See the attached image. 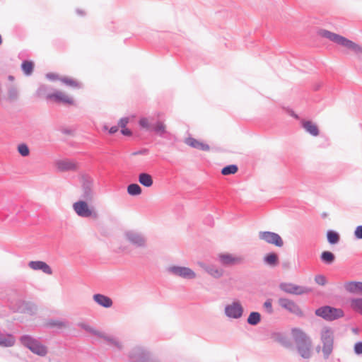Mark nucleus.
I'll return each mask as SVG.
<instances>
[{
	"label": "nucleus",
	"mask_w": 362,
	"mask_h": 362,
	"mask_svg": "<svg viewBox=\"0 0 362 362\" xmlns=\"http://www.w3.org/2000/svg\"><path fill=\"white\" fill-rule=\"evenodd\" d=\"M318 35L324 38L341 45L353 51L359 60H362V46L341 36L325 29H320L317 31Z\"/></svg>",
	"instance_id": "obj_1"
},
{
	"label": "nucleus",
	"mask_w": 362,
	"mask_h": 362,
	"mask_svg": "<svg viewBox=\"0 0 362 362\" xmlns=\"http://www.w3.org/2000/svg\"><path fill=\"white\" fill-rule=\"evenodd\" d=\"M291 334L298 354L303 358H310L312 349V341L310 337L300 328H293Z\"/></svg>",
	"instance_id": "obj_2"
},
{
	"label": "nucleus",
	"mask_w": 362,
	"mask_h": 362,
	"mask_svg": "<svg viewBox=\"0 0 362 362\" xmlns=\"http://www.w3.org/2000/svg\"><path fill=\"white\" fill-rule=\"evenodd\" d=\"M19 341L22 345L37 356H45L47 354V346L29 334L21 336Z\"/></svg>",
	"instance_id": "obj_3"
},
{
	"label": "nucleus",
	"mask_w": 362,
	"mask_h": 362,
	"mask_svg": "<svg viewBox=\"0 0 362 362\" xmlns=\"http://www.w3.org/2000/svg\"><path fill=\"white\" fill-rule=\"evenodd\" d=\"M315 314L326 321H334L344 316V312L341 308H334L330 305H323L317 308Z\"/></svg>",
	"instance_id": "obj_4"
},
{
	"label": "nucleus",
	"mask_w": 362,
	"mask_h": 362,
	"mask_svg": "<svg viewBox=\"0 0 362 362\" xmlns=\"http://www.w3.org/2000/svg\"><path fill=\"white\" fill-rule=\"evenodd\" d=\"M320 338L322 346L323 356L327 359L333 350L334 332L330 327H325L321 331Z\"/></svg>",
	"instance_id": "obj_5"
},
{
	"label": "nucleus",
	"mask_w": 362,
	"mask_h": 362,
	"mask_svg": "<svg viewBox=\"0 0 362 362\" xmlns=\"http://www.w3.org/2000/svg\"><path fill=\"white\" fill-rule=\"evenodd\" d=\"M129 358L130 362H160L153 358L148 351L140 346L134 347L131 350Z\"/></svg>",
	"instance_id": "obj_6"
},
{
	"label": "nucleus",
	"mask_w": 362,
	"mask_h": 362,
	"mask_svg": "<svg viewBox=\"0 0 362 362\" xmlns=\"http://www.w3.org/2000/svg\"><path fill=\"white\" fill-rule=\"evenodd\" d=\"M139 124L141 128L148 131L153 132L158 136H163L165 134L166 127L161 121H157L153 124H151L146 117H141L139 120Z\"/></svg>",
	"instance_id": "obj_7"
},
{
	"label": "nucleus",
	"mask_w": 362,
	"mask_h": 362,
	"mask_svg": "<svg viewBox=\"0 0 362 362\" xmlns=\"http://www.w3.org/2000/svg\"><path fill=\"white\" fill-rule=\"evenodd\" d=\"M168 273L186 279H193L196 277L195 272L189 267L182 266H170L167 268Z\"/></svg>",
	"instance_id": "obj_8"
},
{
	"label": "nucleus",
	"mask_w": 362,
	"mask_h": 362,
	"mask_svg": "<svg viewBox=\"0 0 362 362\" xmlns=\"http://www.w3.org/2000/svg\"><path fill=\"white\" fill-rule=\"evenodd\" d=\"M278 303L281 308H284L289 313L299 317H303L304 316V313L300 306L293 300L286 298H280L278 300Z\"/></svg>",
	"instance_id": "obj_9"
},
{
	"label": "nucleus",
	"mask_w": 362,
	"mask_h": 362,
	"mask_svg": "<svg viewBox=\"0 0 362 362\" xmlns=\"http://www.w3.org/2000/svg\"><path fill=\"white\" fill-rule=\"evenodd\" d=\"M88 201L86 200H80L74 204L73 208L76 213V214L83 218H88L93 216V218H97L98 215L95 212H93L92 209H90L87 204Z\"/></svg>",
	"instance_id": "obj_10"
},
{
	"label": "nucleus",
	"mask_w": 362,
	"mask_h": 362,
	"mask_svg": "<svg viewBox=\"0 0 362 362\" xmlns=\"http://www.w3.org/2000/svg\"><path fill=\"white\" fill-rule=\"evenodd\" d=\"M259 238L268 244L274 245L278 247H281L284 245L281 237L274 232L260 231L259 233Z\"/></svg>",
	"instance_id": "obj_11"
},
{
	"label": "nucleus",
	"mask_w": 362,
	"mask_h": 362,
	"mask_svg": "<svg viewBox=\"0 0 362 362\" xmlns=\"http://www.w3.org/2000/svg\"><path fill=\"white\" fill-rule=\"evenodd\" d=\"M243 313V308L238 301H234L225 307V314L230 318L238 319L242 317Z\"/></svg>",
	"instance_id": "obj_12"
},
{
	"label": "nucleus",
	"mask_w": 362,
	"mask_h": 362,
	"mask_svg": "<svg viewBox=\"0 0 362 362\" xmlns=\"http://www.w3.org/2000/svg\"><path fill=\"white\" fill-rule=\"evenodd\" d=\"M125 237L128 241L136 247H144L145 245V239L140 233L127 231L125 233Z\"/></svg>",
	"instance_id": "obj_13"
},
{
	"label": "nucleus",
	"mask_w": 362,
	"mask_h": 362,
	"mask_svg": "<svg viewBox=\"0 0 362 362\" xmlns=\"http://www.w3.org/2000/svg\"><path fill=\"white\" fill-rule=\"evenodd\" d=\"M220 262L224 266L234 265L240 264L243 258L240 257H233L230 254H221L218 256Z\"/></svg>",
	"instance_id": "obj_14"
},
{
	"label": "nucleus",
	"mask_w": 362,
	"mask_h": 362,
	"mask_svg": "<svg viewBox=\"0 0 362 362\" xmlns=\"http://www.w3.org/2000/svg\"><path fill=\"white\" fill-rule=\"evenodd\" d=\"M36 310L37 306L33 303L22 300L18 304L17 311L19 313L34 315Z\"/></svg>",
	"instance_id": "obj_15"
},
{
	"label": "nucleus",
	"mask_w": 362,
	"mask_h": 362,
	"mask_svg": "<svg viewBox=\"0 0 362 362\" xmlns=\"http://www.w3.org/2000/svg\"><path fill=\"white\" fill-rule=\"evenodd\" d=\"M28 266L33 270H41L46 274L51 275L52 274V268L45 262L43 261H30L28 263Z\"/></svg>",
	"instance_id": "obj_16"
},
{
	"label": "nucleus",
	"mask_w": 362,
	"mask_h": 362,
	"mask_svg": "<svg viewBox=\"0 0 362 362\" xmlns=\"http://www.w3.org/2000/svg\"><path fill=\"white\" fill-rule=\"evenodd\" d=\"M185 143L196 149L202 150L204 151H209L210 150V146L205 143H203L192 136H189L185 139Z\"/></svg>",
	"instance_id": "obj_17"
},
{
	"label": "nucleus",
	"mask_w": 362,
	"mask_h": 362,
	"mask_svg": "<svg viewBox=\"0 0 362 362\" xmlns=\"http://www.w3.org/2000/svg\"><path fill=\"white\" fill-rule=\"evenodd\" d=\"M49 98L57 103L73 105L74 103L72 98H69L59 90H56L52 95H49Z\"/></svg>",
	"instance_id": "obj_18"
},
{
	"label": "nucleus",
	"mask_w": 362,
	"mask_h": 362,
	"mask_svg": "<svg viewBox=\"0 0 362 362\" xmlns=\"http://www.w3.org/2000/svg\"><path fill=\"white\" fill-rule=\"evenodd\" d=\"M83 194L81 197L86 201H91L93 199V184L92 182L86 179L82 184Z\"/></svg>",
	"instance_id": "obj_19"
},
{
	"label": "nucleus",
	"mask_w": 362,
	"mask_h": 362,
	"mask_svg": "<svg viewBox=\"0 0 362 362\" xmlns=\"http://www.w3.org/2000/svg\"><path fill=\"white\" fill-rule=\"evenodd\" d=\"M93 298L97 304L105 308H110L113 303L110 297L100 293L94 294Z\"/></svg>",
	"instance_id": "obj_20"
},
{
	"label": "nucleus",
	"mask_w": 362,
	"mask_h": 362,
	"mask_svg": "<svg viewBox=\"0 0 362 362\" xmlns=\"http://www.w3.org/2000/svg\"><path fill=\"white\" fill-rule=\"evenodd\" d=\"M271 338L281 344L282 346H284L286 348H289L292 346V343L290 340V339L284 334L280 333V332H274L272 334Z\"/></svg>",
	"instance_id": "obj_21"
},
{
	"label": "nucleus",
	"mask_w": 362,
	"mask_h": 362,
	"mask_svg": "<svg viewBox=\"0 0 362 362\" xmlns=\"http://www.w3.org/2000/svg\"><path fill=\"white\" fill-rule=\"evenodd\" d=\"M202 267L211 276L214 278H220L223 276V270L213 264H202Z\"/></svg>",
	"instance_id": "obj_22"
},
{
	"label": "nucleus",
	"mask_w": 362,
	"mask_h": 362,
	"mask_svg": "<svg viewBox=\"0 0 362 362\" xmlns=\"http://www.w3.org/2000/svg\"><path fill=\"white\" fill-rule=\"evenodd\" d=\"M302 127L310 135L314 136H317V135H319L320 132L317 126L315 124L313 123L311 121H303Z\"/></svg>",
	"instance_id": "obj_23"
},
{
	"label": "nucleus",
	"mask_w": 362,
	"mask_h": 362,
	"mask_svg": "<svg viewBox=\"0 0 362 362\" xmlns=\"http://www.w3.org/2000/svg\"><path fill=\"white\" fill-rule=\"evenodd\" d=\"M49 90L50 88L47 86L42 84L36 90L35 95L39 98H45L47 100H52V99L49 98V96L52 94L49 93Z\"/></svg>",
	"instance_id": "obj_24"
},
{
	"label": "nucleus",
	"mask_w": 362,
	"mask_h": 362,
	"mask_svg": "<svg viewBox=\"0 0 362 362\" xmlns=\"http://www.w3.org/2000/svg\"><path fill=\"white\" fill-rule=\"evenodd\" d=\"M57 165L60 171L74 170L76 168V164L69 160H59Z\"/></svg>",
	"instance_id": "obj_25"
},
{
	"label": "nucleus",
	"mask_w": 362,
	"mask_h": 362,
	"mask_svg": "<svg viewBox=\"0 0 362 362\" xmlns=\"http://www.w3.org/2000/svg\"><path fill=\"white\" fill-rule=\"evenodd\" d=\"M138 180L139 183L146 187H151L153 183L152 176L147 173H139Z\"/></svg>",
	"instance_id": "obj_26"
},
{
	"label": "nucleus",
	"mask_w": 362,
	"mask_h": 362,
	"mask_svg": "<svg viewBox=\"0 0 362 362\" xmlns=\"http://www.w3.org/2000/svg\"><path fill=\"white\" fill-rule=\"evenodd\" d=\"M263 260L266 264L274 267L279 264V256L275 252H269L264 257Z\"/></svg>",
	"instance_id": "obj_27"
},
{
	"label": "nucleus",
	"mask_w": 362,
	"mask_h": 362,
	"mask_svg": "<svg viewBox=\"0 0 362 362\" xmlns=\"http://www.w3.org/2000/svg\"><path fill=\"white\" fill-rule=\"evenodd\" d=\"M15 344V338L11 334L4 336L0 334V346L4 347H11Z\"/></svg>",
	"instance_id": "obj_28"
},
{
	"label": "nucleus",
	"mask_w": 362,
	"mask_h": 362,
	"mask_svg": "<svg viewBox=\"0 0 362 362\" xmlns=\"http://www.w3.org/2000/svg\"><path fill=\"white\" fill-rule=\"evenodd\" d=\"M320 259L325 264H332L335 260V255L330 251H323Z\"/></svg>",
	"instance_id": "obj_29"
},
{
	"label": "nucleus",
	"mask_w": 362,
	"mask_h": 362,
	"mask_svg": "<svg viewBox=\"0 0 362 362\" xmlns=\"http://www.w3.org/2000/svg\"><path fill=\"white\" fill-rule=\"evenodd\" d=\"M261 321V315L259 313L256 311H252L250 313L247 322L252 326H255L258 325Z\"/></svg>",
	"instance_id": "obj_30"
},
{
	"label": "nucleus",
	"mask_w": 362,
	"mask_h": 362,
	"mask_svg": "<svg viewBox=\"0 0 362 362\" xmlns=\"http://www.w3.org/2000/svg\"><path fill=\"white\" fill-rule=\"evenodd\" d=\"M350 306L353 310L362 315V298L351 299Z\"/></svg>",
	"instance_id": "obj_31"
},
{
	"label": "nucleus",
	"mask_w": 362,
	"mask_h": 362,
	"mask_svg": "<svg viewBox=\"0 0 362 362\" xmlns=\"http://www.w3.org/2000/svg\"><path fill=\"white\" fill-rule=\"evenodd\" d=\"M327 241L330 245H335L339 242L340 236L339 234L332 230H329L327 232Z\"/></svg>",
	"instance_id": "obj_32"
},
{
	"label": "nucleus",
	"mask_w": 362,
	"mask_h": 362,
	"mask_svg": "<svg viewBox=\"0 0 362 362\" xmlns=\"http://www.w3.org/2000/svg\"><path fill=\"white\" fill-rule=\"evenodd\" d=\"M358 284L359 281H347L345 282L344 287L349 293H358Z\"/></svg>",
	"instance_id": "obj_33"
},
{
	"label": "nucleus",
	"mask_w": 362,
	"mask_h": 362,
	"mask_svg": "<svg viewBox=\"0 0 362 362\" xmlns=\"http://www.w3.org/2000/svg\"><path fill=\"white\" fill-rule=\"evenodd\" d=\"M141 192V187L136 183H132L127 186V193L131 196H138Z\"/></svg>",
	"instance_id": "obj_34"
},
{
	"label": "nucleus",
	"mask_w": 362,
	"mask_h": 362,
	"mask_svg": "<svg viewBox=\"0 0 362 362\" xmlns=\"http://www.w3.org/2000/svg\"><path fill=\"white\" fill-rule=\"evenodd\" d=\"M21 69L26 76H30L33 71L34 64L30 61L25 60L21 64Z\"/></svg>",
	"instance_id": "obj_35"
},
{
	"label": "nucleus",
	"mask_w": 362,
	"mask_h": 362,
	"mask_svg": "<svg viewBox=\"0 0 362 362\" xmlns=\"http://www.w3.org/2000/svg\"><path fill=\"white\" fill-rule=\"evenodd\" d=\"M238 170V167L237 165L231 164L228 165L225 167H223L221 169V174L223 175H233L236 173Z\"/></svg>",
	"instance_id": "obj_36"
},
{
	"label": "nucleus",
	"mask_w": 362,
	"mask_h": 362,
	"mask_svg": "<svg viewBox=\"0 0 362 362\" xmlns=\"http://www.w3.org/2000/svg\"><path fill=\"white\" fill-rule=\"evenodd\" d=\"M60 81L62 82H63L64 84H66V86L74 88H79L81 87L80 83L71 78L62 77V78H60Z\"/></svg>",
	"instance_id": "obj_37"
},
{
	"label": "nucleus",
	"mask_w": 362,
	"mask_h": 362,
	"mask_svg": "<svg viewBox=\"0 0 362 362\" xmlns=\"http://www.w3.org/2000/svg\"><path fill=\"white\" fill-rule=\"evenodd\" d=\"M78 327L81 329H84L85 331L91 333L95 336L98 337H103V334L97 330H95L94 328L91 327L90 325H88L86 323L81 322L78 324Z\"/></svg>",
	"instance_id": "obj_38"
},
{
	"label": "nucleus",
	"mask_w": 362,
	"mask_h": 362,
	"mask_svg": "<svg viewBox=\"0 0 362 362\" xmlns=\"http://www.w3.org/2000/svg\"><path fill=\"white\" fill-rule=\"evenodd\" d=\"M18 96V91L14 86H11L8 88V100L10 102H13L16 100H17Z\"/></svg>",
	"instance_id": "obj_39"
},
{
	"label": "nucleus",
	"mask_w": 362,
	"mask_h": 362,
	"mask_svg": "<svg viewBox=\"0 0 362 362\" xmlns=\"http://www.w3.org/2000/svg\"><path fill=\"white\" fill-rule=\"evenodd\" d=\"M100 338H103L105 341H107L110 344L115 346L118 349H122V345L119 341L114 337L112 336H106L103 334V337H100Z\"/></svg>",
	"instance_id": "obj_40"
},
{
	"label": "nucleus",
	"mask_w": 362,
	"mask_h": 362,
	"mask_svg": "<svg viewBox=\"0 0 362 362\" xmlns=\"http://www.w3.org/2000/svg\"><path fill=\"white\" fill-rule=\"evenodd\" d=\"M18 152L23 157H26L30 154V149L26 144H21L18 146Z\"/></svg>",
	"instance_id": "obj_41"
},
{
	"label": "nucleus",
	"mask_w": 362,
	"mask_h": 362,
	"mask_svg": "<svg viewBox=\"0 0 362 362\" xmlns=\"http://www.w3.org/2000/svg\"><path fill=\"white\" fill-rule=\"evenodd\" d=\"M294 286V284L284 282L280 284L279 288L281 291H284L285 293L291 294V291H293Z\"/></svg>",
	"instance_id": "obj_42"
},
{
	"label": "nucleus",
	"mask_w": 362,
	"mask_h": 362,
	"mask_svg": "<svg viewBox=\"0 0 362 362\" xmlns=\"http://www.w3.org/2000/svg\"><path fill=\"white\" fill-rule=\"evenodd\" d=\"M47 325L50 327H57V328H62L63 327H65V322L59 321V320H50L47 322Z\"/></svg>",
	"instance_id": "obj_43"
},
{
	"label": "nucleus",
	"mask_w": 362,
	"mask_h": 362,
	"mask_svg": "<svg viewBox=\"0 0 362 362\" xmlns=\"http://www.w3.org/2000/svg\"><path fill=\"white\" fill-rule=\"evenodd\" d=\"M263 308L268 314H272L274 309L272 307V300L271 298L267 299L263 304Z\"/></svg>",
	"instance_id": "obj_44"
},
{
	"label": "nucleus",
	"mask_w": 362,
	"mask_h": 362,
	"mask_svg": "<svg viewBox=\"0 0 362 362\" xmlns=\"http://www.w3.org/2000/svg\"><path fill=\"white\" fill-rule=\"evenodd\" d=\"M296 293L295 295H303V294H307L312 291V289L310 288H308L307 286H298V288L296 289Z\"/></svg>",
	"instance_id": "obj_45"
},
{
	"label": "nucleus",
	"mask_w": 362,
	"mask_h": 362,
	"mask_svg": "<svg viewBox=\"0 0 362 362\" xmlns=\"http://www.w3.org/2000/svg\"><path fill=\"white\" fill-rule=\"evenodd\" d=\"M315 281L320 286H324L327 284L326 277L322 274L316 275L315 277Z\"/></svg>",
	"instance_id": "obj_46"
},
{
	"label": "nucleus",
	"mask_w": 362,
	"mask_h": 362,
	"mask_svg": "<svg viewBox=\"0 0 362 362\" xmlns=\"http://www.w3.org/2000/svg\"><path fill=\"white\" fill-rule=\"evenodd\" d=\"M354 349L356 354L362 355V341L356 342Z\"/></svg>",
	"instance_id": "obj_47"
},
{
	"label": "nucleus",
	"mask_w": 362,
	"mask_h": 362,
	"mask_svg": "<svg viewBox=\"0 0 362 362\" xmlns=\"http://www.w3.org/2000/svg\"><path fill=\"white\" fill-rule=\"evenodd\" d=\"M354 236L356 239H362V225L358 226L354 230Z\"/></svg>",
	"instance_id": "obj_48"
},
{
	"label": "nucleus",
	"mask_w": 362,
	"mask_h": 362,
	"mask_svg": "<svg viewBox=\"0 0 362 362\" xmlns=\"http://www.w3.org/2000/svg\"><path fill=\"white\" fill-rule=\"evenodd\" d=\"M128 122H129V118L128 117H122L119 120L118 127H120L121 128L126 127V126L128 124Z\"/></svg>",
	"instance_id": "obj_49"
},
{
	"label": "nucleus",
	"mask_w": 362,
	"mask_h": 362,
	"mask_svg": "<svg viewBox=\"0 0 362 362\" xmlns=\"http://www.w3.org/2000/svg\"><path fill=\"white\" fill-rule=\"evenodd\" d=\"M120 132L122 135L126 136H130L132 135V132L127 127L121 128Z\"/></svg>",
	"instance_id": "obj_50"
},
{
	"label": "nucleus",
	"mask_w": 362,
	"mask_h": 362,
	"mask_svg": "<svg viewBox=\"0 0 362 362\" xmlns=\"http://www.w3.org/2000/svg\"><path fill=\"white\" fill-rule=\"evenodd\" d=\"M46 78L49 80H51V81H55L57 79H59L60 78H59V76L56 74H54V73H47L46 74Z\"/></svg>",
	"instance_id": "obj_51"
},
{
	"label": "nucleus",
	"mask_w": 362,
	"mask_h": 362,
	"mask_svg": "<svg viewBox=\"0 0 362 362\" xmlns=\"http://www.w3.org/2000/svg\"><path fill=\"white\" fill-rule=\"evenodd\" d=\"M148 153V150L147 148H142V149H141L139 151H135V152L132 153V155L133 156L146 155Z\"/></svg>",
	"instance_id": "obj_52"
},
{
	"label": "nucleus",
	"mask_w": 362,
	"mask_h": 362,
	"mask_svg": "<svg viewBox=\"0 0 362 362\" xmlns=\"http://www.w3.org/2000/svg\"><path fill=\"white\" fill-rule=\"evenodd\" d=\"M160 137L168 139V140H173V139H175L174 135H173L171 133H170L167 131H165V134H164V136H160Z\"/></svg>",
	"instance_id": "obj_53"
},
{
	"label": "nucleus",
	"mask_w": 362,
	"mask_h": 362,
	"mask_svg": "<svg viewBox=\"0 0 362 362\" xmlns=\"http://www.w3.org/2000/svg\"><path fill=\"white\" fill-rule=\"evenodd\" d=\"M118 126H112L109 129V133L110 134H114L115 133L118 132Z\"/></svg>",
	"instance_id": "obj_54"
},
{
	"label": "nucleus",
	"mask_w": 362,
	"mask_h": 362,
	"mask_svg": "<svg viewBox=\"0 0 362 362\" xmlns=\"http://www.w3.org/2000/svg\"><path fill=\"white\" fill-rule=\"evenodd\" d=\"M205 223L212 226L214 224L213 217L211 216H208L205 219Z\"/></svg>",
	"instance_id": "obj_55"
},
{
	"label": "nucleus",
	"mask_w": 362,
	"mask_h": 362,
	"mask_svg": "<svg viewBox=\"0 0 362 362\" xmlns=\"http://www.w3.org/2000/svg\"><path fill=\"white\" fill-rule=\"evenodd\" d=\"M62 132L64 134H66V135H70L72 134V130L71 129H62Z\"/></svg>",
	"instance_id": "obj_56"
},
{
	"label": "nucleus",
	"mask_w": 362,
	"mask_h": 362,
	"mask_svg": "<svg viewBox=\"0 0 362 362\" xmlns=\"http://www.w3.org/2000/svg\"><path fill=\"white\" fill-rule=\"evenodd\" d=\"M298 285H296V284H295V286H293V291H291V294H294V295L296 294V291H297L296 289H297V288H298Z\"/></svg>",
	"instance_id": "obj_57"
},
{
	"label": "nucleus",
	"mask_w": 362,
	"mask_h": 362,
	"mask_svg": "<svg viewBox=\"0 0 362 362\" xmlns=\"http://www.w3.org/2000/svg\"><path fill=\"white\" fill-rule=\"evenodd\" d=\"M358 293H362V282L361 281L358 284Z\"/></svg>",
	"instance_id": "obj_58"
},
{
	"label": "nucleus",
	"mask_w": 362,
	"mask_h": 362,
	"mask_svg": "<svg viewBox=\"0 0 362 362\" xmlns=\"http://www.w3.org/2000/svg\"><path fill=\"white\" fill-rule=\"evenodd\" d=\"M76 13L78 14H79V15H81V16L84 15V12L82 10H80V9H76Z\"/></svg>",
	"instance_id": "obj_59"
},
{
	"label": "nucleus",
	"mask_w": 362,
	"mask_h": 362,
	"mask_svg": "<svg viewBox=\"0 0 362 362\" xmlns=\"http://www.w3.org/2000/svg\"><path fill=\"white\" fill-rule=\"evenodd\" d=\"M8 78L9 81H13L14 80V77L13 76H11V75H9Z\"/></svg>",
	"instance_id": "obj_60"
},
{
	"label": "nucleus",
	"mask_w": 362,
	"mask_h": 362,
	"mask_svg": "<svg viewBox=\"0 0 362 362\" xmlns=\"http://www.w3.org/2000/svg\"><path fill=\"white\" fill-rule=\"evenodd\" d=\"M353 332H355V333H357L358 332V329L357 328H353L352 329Z\"/></svg>",
	"instance_id": "obj_61"
},
{
	"label": "nucleus",
	"mask_w": 362,
	"mask_h": 362,
	"mask_svg": "<svg viewBox=\"0 0 362 362\" xmlns=\"http://www.w3.org/2000/svg\"><path fill=\"white\" fill-rule=\"evenodd\" d=\"M2 42H3V40H2L1 35H0V45L2 44Z\"/></svg>",
	"instance_id": "obj_62"
},
{
	"label": "nucleus",
	"mask_w": 362,
	"mask_h": 362,
	"mask_svg": "<svg viewBox=\"0 0 362 362\" xmlns=\"http://www.w3.org/2000/svg\"><path fill=\"white\" fill-rule=\"evenodd\" d=\"M292 116H293L295 118H298V115H296L295 113H293V114H292Z\"/></svg>",
	"instance_id": "obj_63"
},
{
	"label": "nucleus",
	"mask_w": 362,
	"mask_h": 362,
	"mask_svg": "<svg viewBox=\"0 0 362 362\" xmlns=\"http://www.w3.org/2000/svg\"><path fill=\"white\" fill-rule=\"evenodd\" d=\"M320 349V346H318L317 347V351H319Z\"/></svg>",
	"instance_id": "obj_64"
}]
</instances>
